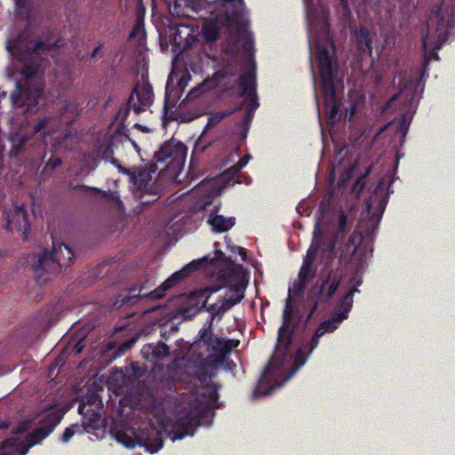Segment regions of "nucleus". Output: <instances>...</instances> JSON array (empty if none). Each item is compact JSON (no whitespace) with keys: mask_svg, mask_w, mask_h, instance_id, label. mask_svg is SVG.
Returning <instances> with one entry per match:
<instances>
[{"mask_svg":"<svg viewBox=\"0 0 455 455\" xmlns=\"http://www.w3.org/2000/svg\"><path fill=\"white\" fill-rule=\"evenodd\" d=\"M62 46V40L57 39L53 43L38 40L29 42L20 52V59L23 61L20 74L25 81L17 83L16 90L11 94V100L14 106L26 107L28 110L38 109L43 100L45 84L42 76H37L47 54L56 48Z\"/></svg>","mask_w":455,"mask_h":455,"instance_id":"1","label":"nucleus"},{"mask_svg":"<svg viewBox=\"0 0 455 455\" xmlns=\"http://www.w3.org/2000/svg\"><path fill=\"white\" fill-rule=\"evenodd\" d=\"M282 317L283 323L278 328L275 351L253 390L254 397L267 395L275 387L283 385V382H278L275 377L281 373L291 354L294 331L301 319L300 314L294 311L293 302L290 296L285 300Z\"/></svg>","mask_w":455,"mask_h":455,"instance_id":"2","label":"nucleus"},{"mask_svg":"<svg viewBox=\"0 0 455 455\" xmlns=\"http://www.w3.org/2000/svg\"><path fill=\"white\" fill-rule=\"evenodd\" d=\"M319 14L323 23L325 40L323 42H320L317 39L316 41V59L322 80L325 108L329 117L331 119H335L339 109V101L337 97L334 81L338 71L336 50L334 42L330 36V25L328 22L327 13L324 10H321Z\"/></svg>","mask_w":455,"mask_h":455,"instance_id":"3","label":"nucleus"},{"mask_svg":"<svg viewBox=\"0 0 455 455\" xmlns=\"http://www.w3.org/2000/svg\"><path fill=\"white\" fill-rule=\"evenodd\" d=\"M362 283L363 279L357 274L350 278L349 285L351 287L342 296L339 308L331 314L330 318L320 323L309 341L302 342L297 349L292 357L294 368L291 375L304 365L309 355L317 347L320 339L326 333L334 332L340 323L348 317V313L353 306V297L355 292L360 291L358 286Z\"/></svg>","mask_w":455,"mask_h":455,"instance_id":"4","label":"nucleus"},{"mask_svg":"<svg viewBox=\"0 0 455 455\" xmlns=\"http://www.w3.org/2000/svg\"><path fill=\"white\" fill-rule=\"evenodd\" d=\"M355 250V240L352 236H349L347 241L339 248L340 254L337 267L334 265L335 255L329 256L322 252L321 257L324 260V263L316 282V287L318 289L317 299L314 301L310 308L307 316V322L313 317L318 308L319 303L326 304L335 296L345 276V271L341 268V265H346L350 261Z\"/></svg>","mask_w":455,"mask_h":455,"instance_id":"5","label":"nucleus"},{"mask_svg":"<svg viewBox=\"0 0 455 455\" xmlns=\"http://www.w3.org/2000/svg\"><path fill=\"white\" fill-rule=\"evenodd\" d=\"M219 398L214 387L207 386L202 394H193L188 398V406L183 415L172 425L169 436L172 442L194 435L196 428L207 421L212 406Z\"/></svg>","mask_w":455,"mask_h":455,"instance_id":"6","label":"nucleus"},{"mask_svg":"<svg viewBox=\"0 0 455 455\" xmlns=\"http://www.w3.org/2000/svg\"><path fill=\"white\" fill-rule=\"evenodd\" d=\"M229 261V259L225 256L222 251L219 249H215L213 251V256L209 253L201 259H195L190 263L187 264L183 267L180 271H177L171 275L161 285L159 288L155 289L154 291L148 293H142L143 287H141L139 291V293L136 294V288H132L129 290V294L123 297L121 299L122 305H130L134 304L138 299L142 298H149L152 300H156L162 299L165 291L174 287L181 281L186 279L191 273L199 270L201 268H205L209 266H216L217 264L224 265Z\"/></svg>","mask_w":455,"mask_h":455,"instance_id":"7","label":"nucleus"},{"mask_svg":"<svg viewBox=\"0 0 455 455\" xmlns=\"http://www.w3.org/2000/svg\"><path fill=\"white\" fill-rule=\"evenodd\" d=\"M187 153V147L181 142H175L174 140H168L164 143L158 151L155 152L154 158L149 163L148 168L136 167L133 169H127L118 166L121 172L127 174L130 177V181L139 190L146 191L150 185L152 180V173L157 171V164H164L167 161V165L172 163H180L184 161Z\"/></svg>","mask_w":455,"mask_h":455,"instance_id":"8","label":"nucleus"},{"mask_svg":"<svg viewBox=\"0 0 455 455\" xmlns=\"http://www.w3.org/2000/svg\"><path fill=\"white\" fill-rule=\"evenodd\" d=\"M64 412L55 410L46 413L38 422V427L30 432L24 441L11 437L0 442L1 455H26L34 445L49 436L61 422Z\"/></svg>","mask_w":455,"mask_h":455,"instance_id":"9","label":"nucleus"},{"mask_svg":"<svg viewBox=\"0 0 455 455\" xmlns=\"http://www.w3.org/2000/svg\"><path fill=\"white\" fill-rule=\"evenodd\" d=\"M75 253L64 243L56 244L52 242V250H44L40 254L32 257V269L37 278L44 274L58 275L65 272L73 262Z\"/></svg>","mask_w":455,"mask_h":455,"instance_id":"10","label":"nucleus"},{"mask_svg":"<svg viewBox=\"0 0 455 455\" xmlns=\"http://www.w3.org/2000/svg\"><path fill=\"white\" fill-rule=\"evenodd\" d=\"M113 437L127 448H134L136 445L144 447L150 453H156L164 446V436L161 431L153 426L146 427L140 433L135 435L132 431L131 435L127 430L119 429L114 423L110 427Z\"/></svg>","mask_w":455,"mask_h":455,"instance_id":"11","label":"nucleus"},{"mask_svg":"<svg viewBox=\"0 0 455 455\" xmlns=\"http://www.w3.org/2000/svg\"><path fill=\"white\" fill-rule=\"evenodd\" d=\"M154 102L153 87L148 81L142 84L137 83L133 86L127 100L126 105L122 106L117 114L116 119L124 123L130 115L131 109L135 114L146 111Z\"/></svg>","mask_w":455,"mask_h":455,"instance_id":"12","label":"nucleus"},{"mask_svg":"<svg viewBox=\"0 0 455 455\" xmlns=\"http://www.w3.org/2000/svg\"><path fill=\"white\" fill-rule=\"evenodd\" d=\"M3 217L6 220L5 228L8 231L18 232L24 240H28L30 233V223L24 205L15 207L11 212L5 210Z\"/></svg>","mask_w":455,"mask_h":455,"instance_id":"13","label":"nucleus"},{"mask_svg":"<svg viewBox=\"0 0 455 455\" xmlns=\"http://www.w3.org/2000/svg\"><path fill=\"white\" fill-rule=\"evenodd\" d=\"M60 129V118L54 116L37 117L28 126L31 136H36L40 139L52 136Z\"/></svg>","mask_w":455,"mask_h":455,"instance_id":"14","label":"nucleus"},{"mask_svg":"<svg viewBox=\"0 0 455 455\" xmlns=\"http://www.w3.org/2000/svg\"><path fill=\"white\" fill-rule=\"evenodd\" d=\"M220 289V286H212L193 291L188 299V306L184 308V314L188 315L198 314L203 308L206 307L211 295L219 291Z\"/></svg>","mask_w":455,"mask_h":455,"instance_id":"15","label":"nucleus"},{"mask_svg":"<svg viewBox=\"0 0 455 455\" xmlns=\"http://www.w3.org/2000/svg\"><path fill=\"white\" fill-rule=\"evenodd\" d=\"M194 377L202 384L207 383L213 376L214 371L221 365L219 357H212L209 355L204 358L197 359L194 362Z\"/></svg>","mask_w":455,"mask_h":455,"instance_id":"16","label":"nucleus"},{"mask_svg":"<svg viewBox=\"0 0 455 455\" xmlns=\"http://www.w3.org/2000/svg\"><path fill=\"white\" fill-rule=\"evenodd\" d=\"M320 250L318 243L313 241L303 258V262L298 274L299 279L309 282V280L315 276L316 267L315 265V261Z\"/></svg>","mask_w":455,"mask_h":455,"instance_id":"17","label":"nucleus"},{"mask_svg":"<svg viewBox=\"0 0 455 455\" xmlns=\"http://www.w3.org/2000/svg\"><path fill=\"white\" fill-rule=\"evenodd\" d=\"M77 411L79 414L83 416L82 423L79 424V426L85 428L84 433L99 427L100 415L98 411L92 410L91 405L85 403H81Z\"/></svg>","mask_w":455,"mask_h":455,"instance_id":"18","label":"nucleus"},{"mask_svg":"<svg viewBox=\"0 0 455 455\" xmlns=\"http://www.w3.org/2000/svg\"><path fill=\"white\" fill-rule=\"evenodd\" d=\"M237 346V342L233 339H225L223 338H214L211 342L208 350L218 353V355L210 354L212 357H219L221 361V364L224 363L226 356L232 351L234 347Z\"/></svg>","mask_w":455,"mask_h":455,"instance_id":"19","label":"nucleus"},{"mask_svg":"<svg viewBox=\"0 0 455 455\" xmlns=\"http://www.w3.org/2000/svg\"><path fill=\"white\" fill-rule=\"evenodd\" d=\"M349 229L348 227V220L347 214L341 211L339 215V225L338 229L331 240V242L327 244L325 248L323 249L322 252L323 254H328L329 256H333L336 254L335 248L339 242V240L343 236V235Z\"/></svg>","mask_w":455,"mask_h":455,"instance_id":"20","label":"nucleus"},{"mask_svg":"<svg viewBox=\"0 0 455 455\" xmlns=\"http://www.w3.org/2000/svg\"><path fill=\"white\" fill-rule=\"evenodd\" d=\"M79 115V105L75 101H66L60 108V115L56 116L60 118V128L72 124Z\"/></svg>","mask_w":455,"mask_h":455,"instance_id":"21","label":"nucleus"},{"mask_svg":"<svg viewBox=\"0 0 455 455\" xmlns=\"http://www.w3.org/2000/svg\"><path fill=\"white\" fill-rule=\"evenodd\" d=\"M170 352L169 347L164 342L157 344H147L143 346L141 354L143 357L148 361L162 360Z\"/></svg>","mask_w":455,"mask_h":455,"instance_id":"22","label":"nucleus"},{"mask_svg":"<svg viewBox=\"0 0 455 455\" xmlns=\"http://www.w3.org/2000/svg\"><path fill=\"white\" fill-rule=\"evenodd\" d=\"M443 39H438V41L435 44V45L432 46V42L429 38L428 34L422 36V49L425 52V66L428 64V62L432 60H439L440 57L437 53V51H439L444 41L446 40V36H443Z\"/></svg>","mask_w":455,"mask_h":455,"instance_id":"23","label":"nucleus"},{"mask_svg":"<svg viewBox=\"0 0 455 455\" xmlns=\"http://www.w3.org/2000/svg\"><path fill=\"white\" fill-rule=\"evenodd\" d=\"M430 22L435 20L436 22V30L440 36H447L448 29L451 28L453 24L455 23V5L451 10V24H448L445 20V17L442 14L441 8L435 7L431 12Z\"/></svg>","mask_w":455,"mask_h":455,"instance_id":"24","label":"nucleus"},{"mask_svg":"<svg viewBox=\"0 0 455 455\" xmlns=\"http://www.w3.org/2000/svg\"><path fill=\"white\" fill-rule=\"evenodd\" d=\"M208 224L212 227V230L215 233H224L231 229L235 224V217H225L223 215L216 214L210 216L207 220Z\"/></svg>","mask_w":455,"mask_h":455,"instance_id":"25","label":"nucleus"},{"mask_svg":"<svg viewBox=\"0 0 455 455\" xmlns=\"http://www.w3.org/2000/svg\"><path fill=\"white\" fill-rule=\"evenodd\" d=\"M197 12L196 0H173L172 13L179 17H190Z\"/></svg>","mask_w":455,"mask_h":455,"instance_id":"26","label":"nucleus"},{"mask_svg":"<svg viewBox=\"0 0 455 455\" xmlns=\"http://www.w3.org/2000/svg\"><path fill=\"white\" fill-rule=\"evenodd\" d=\"M355 37L358 50L371 55L372 52V42L369 29L365 27H361L355 32Z\"/></svg>","mask_w":455,"mask_h":455,"instance_id":"27","label":"nucleus"},{"mask_svg":"<svg viewBox=\"0 0 455 455\" xmlns=\"http://www.w3.org/2000/svg\"><path fill=\"white\" fill-rule=\"evenodd\" d=\"M255 75L252 72L244 73L238 78V84L243 86V90L240 92L239 96L243 97L246 94L248 96H255L256 94V83Z\"/></svg>","mask_w":455,"mask_h":455,"instance_id":"28","label":"nucleus"},{"mask_svg":"<svg viewBox=\"0 0 455 455\" xmlns=\"http://www.w3.org/2000/svg\"><path fill=\"white\" fill-rule=\"evenodd\" d=\"M196 36L194 35V30L188 26H180L175 34V40L181 44L184 42V46H191L196 41Z\"/></svg>","mask_w":455,"mask_h":455,"instance_id":"29","label":"nucleus"},{"mask_svg":"<svg viewBox=\"0 0 455 455\" xmlns=\"http://www.w3.org/2000/svg\"><path fill=\"white\" fill-rule=\"evenodd\" d=\"M146 36L144 14L140 12H136L135 23L129 35V38H137L139 41L142 40Z\"/></svg>","mask_w":455,"mask_h":455,"instance_id":"30","label":"nucleus"},{"mask_svg":"<svg viewBox=\"0 0 455 455\" xmlns=\"http://www.w3.org/2000/svg\"><path fill=\"white\" fill-rule=\"evenodd\" d=\"M244 286L240 283L234 288L235 294L228 298L220 299L222 305L228 310L237 303H239L243 298Z\"/></svg>","mask_w":455,"mask_h":455,"instance_id":"31","label":"nucleus"},{"mask_svg":"<svg viewBox=\"0 0 455 455\" xmlns=\"http://www.w3.org/2000/svg\"><path fill=\"white\" fill-rule=\"evenodd\" d=\"M84 429L85 428L84 427L79 426V423L72 424L71 426L65 428L62 435L60 438V441L63 443H68L76 434H84Z\"/></svg>","mask_w":455,"mask_h":455,"instance_id":"32","label":"nucleus"},{"mask_svg":"<svg viewBox=\"0 0 455 455\" xmlns=\"http://www.w3.org/2000/svg\"><path fill=\"white\" fill-rule=\"evenodd\" d=\"M203 35L207 42H215L220 37V30L213 22H206L203 26Z\"/></svg>","mask_w":455,"mask_h":455,"instance_id":"33","label":"nucleus"},{"mask_svg":"<svg viewBox=\"0 0 455 455\" xmlns=\"http://www.w3.org/2000/svg\"><path fill=\"white\" fill-rule=\"evenodd\" d=\"M212 321L208 320L198 333L199 339L203 341L207 347H210L211 342L214 339L212 333Z\"/></svg>","mask_w":455,"mask_h":455,"instance_id":"34","label":"nucleus"},{"mask_svg":"<svg viewBox=\"0 0 455 455\" xmlns=\"http://www.w3.org/2000/svg\"><path fill=\"white\" fill-rule=\"evenodd\" d=\"M11 140L12 148L10 151V155L12 156H16L24 149L27 142V138L25 136L16 134L15 136L12 137Z\"/></svg>","mask_w":455,"mask_h":455,"instance_id":"35","label":"nucleus"},{"mask_svg":"<svg viewBox=\"0 0 455 455\" xmlns=\"http://www.w3.org/2000/svg\"><path fill=\"white\" fill-rule=\"evenodd\" d=\"M204 309L210 313V319L213 322L214 318L216 316L221 317L227 310V308L222 305L220 299H218L217 302L211 304L209 306L206 305V307Z\"/></svg>","mask_w":455,"mask_h":455,"instance_id":"36","label":"nucleus"},{"mask_svg":"<svg viewBox=\"0 0 455 455\" xmlns=\"http://www.w3.org/2000/svg\"><path fill=\"white\" fill-rule=\"evenodd\" d=\"M368 174L369 171H367L364 174L360 175L352 186L351 191L357 197L360 196L361 193L363 191L365 188V178Z\"/></svg>","mask_w":455,"mask_h":455,"instance_id":"37","label":"nucleus"},{"mask_svg":"<svg viewBox=\"0 0 455 455\" xmlns=\"http://www.w3.org/2000/svg\"><path fill=\"white\" fill-rule=\"evenodd\" d=\"M97 194L101 195V198L105 199L106 201L112 202L114 204L117 205L118 207L123 205V203L119 196L116 195L115 193L102 191L98 188H94Z\"/></svg>","mask_w":455,"mask_h":455,"instance_id":"38","label":"nucleus"},{"mask_svg":"<svg viewBox=\"0 0 455 455\" xmlns=\"http://www.w3.org/2000/svg\"><path fill=\"white\" fill-rule=\"evenodd\" d=\"M62 164V161L59 157H53L52 156L45 164L42 174L45 172H52L58 166H60Z\"/></svg>","mask_w":455,"mask_h":455,"instance_id":"39","label":"nucleus"},{"mask_svg":"<svg viewBox=\"0 0 455 455\" xmlns=\"http://www.w3.org/2000/svg\"><path fill=\"white\" fill-rule=\"evenodd\" d=\"M308 283V281L299 279L293 283V292L295 295L299 296L304 293L306 287Z\"/></svg>","mask_w":455,"mask_h":455,"instance_id":"40","label":"nucleus"},{"mask_svg":"<svg viewBox=\"0 0 455 455\" xmlns=\"http://www.w3.org/2000/svg\"><path fill=\"white\" fill-rule=\"evenodd\" d=\"M30 423L31 422L29 420H22V421L19 422L17 424V426H15L12 429V433L13 435H19V434H23V433L27 432L28 429L29 428Z\"/></svg>","mask_w":455,"mask_h":455,"instance_id":"41","label":"nucleus"},{"mask_svg":"<svg viewBox=\"0 0 455 455\" xmlns=\"http://www.w3.org/2000/svg\"><path fill=\"white\" fill-rule=\"evenodd\" d=\"M254 116V112L247 109L242 121L238 124V126L248 127L250 129L251 123L252 121Z\"/></svg>","mask_w":455,"mask_h":455,"instance_id":"42","label":"nucleus"},{"mask_svg":"<svg viewBox=\"0 0 455 455\" xmlns=\"http://www.w3.org/2000/svg\"><path fill=\"white\" fill-rule=\"evenodd\" d=\"M171 96V89H170V80H168L165 87V95H164V116H165L168 112L169 101Z\"/></svg>","mask_w":455,"mask_h":455,"instance_id":"43","label":"nucleus"},{"mask_svg":"<svg viewBox=\"0 0 455 455\" xmlns=\"http://www.w3.org/2000/svg\"><path fill=\"white\" fill-rule=\"evenodd\" d=\"M241 170V168L237 167V164H235L232 167L225 171L224 176L227 179H233L234 176L237 175Z\"/></svg>","mask_w":455,"mask_h":455,"instance_id":"44","label":"nucleus"},{"mask_svg":"<svg viewBox=\"0 0 455 455\" xmlns=\"http://www.w3.org/2000/svg\"><path fill=\"white\" fill-rule=\"evenodd\" d=\"M239 128H240V132H239V138H238V147H241L245 142V140L247 139L249 128L243 127V126H239Z\"/></svg>","mask_w":455,"mask_h":455,"instance_id":"45","label":"nucleus"},{"mask_svg":"<svg viewBox=\"0 0 455 455\" xmlns=\"http://www.w3.org/2000/svg\"><path fill=\"white\" fill-rule=\"evenodd\" d=\"M225 116L222 113H217L208 119L206 127L216 125Z\"/></svg>","mask_w":455,"mask_h":455,"instance_id":"46","label":"nucleus"},{"mask_svg":"<svg viewBox=\"0 0 455 455\" xmlns=\"http://www.w3.org/2000/svg\"><path fill=\"white\" fill-rule=\"evenodd\" d=\"M251 158V156L250 155H245L243 157H242L236 163L237 164V167L243 169V167L246 166V164H248V162L250 161Z\"/></svg>","mask_w":455,"mask_h":455,"instance_id":"47","label":"nucleus"},{"mask_svg":"<svg viewBox=\"0 0 455 455\" xmlns=\"http://www.w3.org/2000/svg\"><path fill=\"white\" fill-rule=\"evenodd\" d=\"M251 98V101L249 104V110H251L252 112L255 111V109L259 107V102L257 100V96H250Z\"/></svg>","mask_w":455,"mask_h":455,"instance_id":"48","label":"nucleus"},{"mask_svg":"<svg viewBox=\"0 0 455 455\" xmlns=\"http://www.w3.org/2000/svg\"><path fill=\"white\" fill-rule=\"evenodd\" d=\"M84 347L83 340L81 339L75 344L73 351L75 354H80L83 351Z\"/></svg>","mask_w":455,"mask_h":455,"instance_id":"49","label":"nucleus"},{"mask_svg":"<svg viewBox=\"0 0 455 455\" xmlns=\"http://www.w3.org/2000/svg\"><path fill=\"white\" fill-rule=\"evenodd\" d=\"M312 75H313V79H314L315 98L316 103L318 104L319 99H318V93H317V88H316V77H315V71L313 68H312Z\"/></svg>","mask_w":455,"mask_h":455,"instance_id":"50","label":"nucleus"},{"mask_svg":"<svg viewBox=\"0 0 455 455\" xmlns=\"http://www.w3.org/2000/svg\"><path fill=\"white\" fill-rule=\"evenodd\" d=\"M102 47H103V45L101 44H100L98 46H96L93 49L92 52L91 53V58L92 59L95 58L99 54V52L101 51Z\"/></svg>","mask_w":455,"mask_h":455,"instance_id":"51","label":"nucleus"},{"mask_svg":"<svg viewBox=\"0 0 455 455\" xmlns=\"http://www.w3.org/2000/svg\"><path fill=\"white\" fill-rule=\"evenodd\" d=\"M340 5L342 6L345 12H350L349 6H348V1L347 0H339Z\"/></svg>","mask_w":455,"mask_h":455,"instance_id":"52","label":"nucleus"},{"mask_svg":"<svg viewBox=\"0 0 455 455\" xmlns=\"http://www.w3.org/2000/svg\"><path fill=\"white\" fill-rule=\"evenodd\" d=\"M399 130L400 131H403V133L405 134L408 131V125H406V122H405V119L403 118L399 125Z\"/></svg>","mask_w":455,"mask_h":455,"instance_id":"53","label":"nucleus"},{"mask_svg":"<svg viewBox=\"0 0 455 455\" xmlns=\"http://www.w3.org/2000/svg\"><path fill=\"white\" fill-rule=\"evenodd\" d=\"M387 203V196H384L381 198V200L379 201V207L382 209V211L384 210V208L386 207V204Z\"/></svg>","mask_w":455,"mask_h":455,"instance_id":"54","label":"nucleus"},{"mask_svg":"<svg viewBox=\"0 0 455 455\" xmlns=\"http://www.w3.org/2000/svg\"><path fill=\"white\" fill-rule=\"evenodd\" d=\"M238 250H239V254L242 257V259L244 261L245 259H246V251H245V249L242 248V247H239Z\"/></svg>","mask_w":455,"mask_h":455,"instance_id":"55","label":"nucleus"},{"mask_svg":"<svg viewBox=\"0 0 455 455\" xmlns=\"http://www.w3.org/2000/svg\"><path fill=\"white\" fill-rule=\"evenodd\" d=\"M9 427V423L7 421H1L0 422V430L7 429Z\"/></svg>","mask_w":455,"mask_h":455,"instance_id":"56","label":"nucleus"},{"mask_svg":"<svg viewBox=\"0 0 455 455\" xmlns=\"http://www.w3.org/2000/svg\"><path fill=\"white\" fill-rule=\"evenodd\" d=\"M379 189H382V184L381 183H379L378 186L375 188V191H374V196L375 197L377 196Z\"/></svg>","mask_w":455,"mask_h":455,"instance_id":"57","label":"nucleus"},{"mask_svg":"<svg viewBox=\"0 0 455 455\" xmlns=\"http://www.w3.org/2000/svg\"><path fill=\"white\" fill-rule=\"evenodd\" d=\"M371 204H372V197H371L369 202H367V204H366V208L368 211H370V209L371 207Z\"/></svg>","mask_w":455,"mask_h":455,"instance_id":"58","label":"nucleus"},{"mask_svg":"<svg viewBox=\"0 0 455 455\" xmlns=\"http://www.w3.org/2000/svg\"><path fill=\"white\" fill-rule=\"evenodd\" d=\"M49 280H50V278H49V277H44V278L43 279V281H44V282H48Z\"/></svg>","mask_w":455,"mask_h":455,"instance_id":"59","label":"nucleus"},{"mask_svg":"<svg viewBox=\"0 0 455 455\" xmlns=\"http://www.w3.org/2000/svg\"><path fill=\"white\" fill-rule=\"evenodd\" d=\"M68 136V134H67V135H65V136L63 137V140H66Z\"/></svg>","mask_w":455,"mask_h":455,"instance_id":"60","label":"nucleus"},{"mask_svg":"<svg viewBox=\"0 0 455 455\" xmlns=\"http://www.w3.org/2000/svg\"><path fill=\"white\" fill-rule=\"evenodd\" d=\"M80 188H85L86 187L84 185H82Z\"/></svg>","mask_w":455,"mask_h":455,"instance_id":"61","label":"nucleus"}]
</instances>
